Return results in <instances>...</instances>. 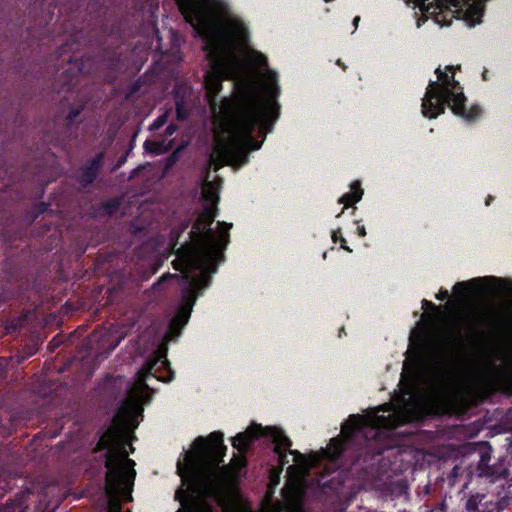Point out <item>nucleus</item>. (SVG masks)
<instances>
[{"mask_svg": "<svg viewBox=\"0 0 512 512\" xmlns=\"http://www.w3.org/2000/svg\"><path fill=\"white\" fill-rule=\"evenodd\" d=\"M435 73L437 74L438 80L443 85L444 94H457L462 91V88L459 82L455 80L454 75L449 76L447 72H443L440 68H437Z\"/></svg>", "mask_w": 512, "mask_h": 512, "instance_id": "f8f14e48", "label": "nucleus"}, {"mask_svg": "<svg viewBox=\"0 0 512 512\" xmlns=\"http://www.w3.org/2000/svg\"><path fill=\"white\" fill-rule=\"evenodd\" d=\"M443 94V85L439 80L435 82H430L422 101V108L428 110L432 105V100L435 97Z\"/></svg>", "mask_w": 512, "mask_h": 512, "instance_id": "4468645a", "label": "nucleus"}, {"mask_svg": "<svg viewBox=\"0 0 512 512\" xmlns=\"http://www.w3.org/2000/svg\"><path fill=\"white\" fill-rule=\"evenodd\" d=\"M488 512H494V510H490V511H488Z\"/></svg>", "mask_w": 512, "mask_h": 512, "instance_id": "a18cd8bd", "label": "nucleus"}, {"mask_svg": "<svg viewBox=\"0 0 512 512\" xmlns=\"http://www.w3.org/2000/svg\"><path fill=\"white\" fill-rule=\"evenodd\" d=\"M359 21H360V17H359V16H356V17L354 18V20H353V25L355 26V28H357V27H358V23H359Z\"/></svg>", "mask_w": 512, "mask_h": 512, "instance_id": "ea45409f", "label": "nucleus"}, {"mask_svg": "<svg viewBox=\"0 0 512 512\" xmlns=\"http://www.w3.org/2000/svg\"><path fill=\"white\" fill-rule=\"evenodd\" d=\"M177 270L181 272L180 275L166 274L162 276L158 282L159 284L168 278H173L184 284L181 290L182 303L169 324L168 333L171 338H176L180 335L182 328L190 318L192 308L196 302L198 294L209 286L211 282V275L214 273L206 271V269L185 268Z\"/></svg>", "mask_w": 512, "mask_h": 512, "instance_id": "6e6552de", "label": "nucleus"}, {"mask_svg": "<svg viewBox=\"0 0 512 512\" xmlns=\"http://www.w3.org/2000/svg\"><path fill=\"white\" fill-rule=\"evenodd\" d=\"M175 131H176V126H175V125H173V124H170V125L166 128V134H167V135H172Z\"/></svg>", "mask_w": 512, "mask_h": 512, "instance_id": "f704fd0d", "label": "nucleus"}, {"mask_svg": "<svg viewBox=\"0 0 512 512\" xmlns=\"http://www.w3.org/2000/svg\"><path fill=\"white\" fill-rule=\"evenodd\" d=\"M270 473H271V475H270V484H272V485L278 484L279 477L277 478L274 467L271 468Z\"/></svg>", "mask_w": 512, "mask_h": 512, "instance_id": "7c9ffc66", "label": "nucleus"}, {"mask_svg": "<svg viewBox=\"0 0 512 512\" xmlns=\"http://www.w3.org/2000/svg\"><path fill=\"white\" fill-rule=\"evenodd\" d=\"M449 297V293L447 290H441L437 295L436 298L438 300H445Z\"/></svg>", "mask_w": 512, "mask_h": 512, "instance_id": "2f4dec72", "label": "nucleus"}, {"mask_svg": "<svg viewBox=\"0 0 512 512\" xmlns=\"http://www.w3.org/2000/svg\"><path fill=\"white\" fill-rule=\"evenodd\" d=\"M377 411H390V405L389 404L381 405L377 408Z\"/></svg>", "mask_w": 512, "mask_h": 512, "instance_id": "e433bc0d", "label": "nucleus"}, {"mask_svg": "<svg viewBox=\"0 0 512 512\" xmlns=\"http://www.w3.org/2000/svg\"><path fill=\"white\" fill-rule=\"evenodd\" d=\"M332 239H333V242H335V243L339 240V242H341V248L351 252V249L345 245L346 240L341 236L340 230L333 232Z\"/></svg>", "mask_w": 512, "mask_h": 512, "instance_id": "b1692460", "label": "nucleus"}, {"mask_svg": "<svg viewBox=\"0 0 512 512\" xmlns=\"http://www.w3.org/2000/svg\"><path fill=\"white\" fill-rule=\"evenodd\" d=\"M217 208L203 206L189 232V242L175 249L176 242L172 249L176 259L172 262L175 269H206L216 272L217 265L224 260V250L229 243V232L231 224L219 222L220 230L214 232L210 225L216 217Z\"/></svg>", "mask_w": 512, "mask_h": 512, "instance_id": "39448f33", "label": "nucleus"}, {"mask_svg": "<svg viewBox=\"0 0 512 512\" xmlns=\"http://www.w3.org/2000/svg\"><path fill=\"white\" fill-rule=\"evenodd\" d=\"M290 512H299V511L293 510V511H290Z\"/></svg>", "mask_w": 512, "mask_h": 512, "instance_id": "c03bdc74", "label": "nucleus"}, {"mask_svg": "<svg viewBox=\"0 0 512 512\" xmlns=\"http://www.w3.org/2000/svg\"><path fill=\"white\" fill-rule=\"evenodd\" d=\"M436 102L432 101L431 107L426 110L422 108L424 116L429 118H436L438 115L444 113L446 105L458 116L466 120H474L481 114V108L478 105H473L470 109H466V97L462 91L457 94H443L435 97Z\"/></svg>", "mask_w": 512, "mask_h": 512, "instance_id": "1a4fd4ad", "label": "nucleus"}, {"mask_svg": "<svg viewBox=\"0 0 512 512\" xmlns=\"http://www.w3.org/2000/svg\"><path fill=\"white\" fill-rule=\"evenodd\" d=\"M481 280L479 282H481L482 280H487V277H484V279L480 278Z\"/></svg>", "mask_w": 512, "mask_h": 512, "instance_id": "37998d69", "label": "nucleus"}, {"mask_svg": "<svg viewBox=\"0 0 512 512\" xmlns=\"http://www.w3.org/2000/svg\"><path fill=\"white\" fill-rule=\"evenodd\" d=\"M262 436L271 437L272 442L275 444L273 451L278 456V466L274 467L277 478L280 477L284 465L288 463L286 455L287 451L294 455L296 462H304L307 469L316 466L319 462V457L316 454L311 455L309 459H306L300 452L290 450L292 445L290 439L284 434L282 429L277 427L263 428L260 424L253 423L244 432L238 433L233 437L232 445L241 454H244L248 450L250 444L255 439Z\"/></svg>", "mask_w": 512, "mask_h": 512, "instance_id": "423d86ee", "label": "nucleus"}, {"mask_svg": "<svg viewBox=\"0 0 512 512\" xmlns=\"http://www.w3.org/2000/svg\"><path fill=\"white\" fill-rule=\"evenodd\" d=\"M121 205V198H113L102 204V208L106 214L112 215L114 214Z\"/></svg>", "mask_w": 512, "mask_h": 512, "instance_id": "aec40b11", "label": "nucleus"}, {"mask_svg": "<svg viewBox=\"0 0 512 512\" xmlns=\"http://www.w3.org/2000/svg\"><path fill=\"white\" fill-rule=\"evenodd\" d=\"M490 457L488 455H482L477 466V471L479 476H486L492 479L497 478H505L507 475V471L504 469L502 471H497L495 468L488 465Z\"/></svg>", "mask_w": 512, "mask_h": 512, "instance_id": "ddd939ff", "label": "nucleus"}, {"mask_svg": "<svg viewBox=\"0 0 512 512\" xmlns=\"http://www.w3.org/2000/svg\"><path fill=\"white\" fill-rule=\"evenodd\" d=\"M190 108H191V106H190L189 102L185 99V97L182 96L180 98L179 95L177 94V96H176V116H177V119L180 120V121L185 120L188 117Z\"/></svg>", "mask_w": 512, "mask_h": 512, "instance_id": "6ab92c4d", "label": "nucleus"}, {"mask_svg": "<svg viewBox=\"0 0 512 512\" xmlns=\"http://www.w3.org/2000/svg\"><path fill=\"white\" fill-rule=\"evenodd\" d=\"M85 107L84 103L78 104L77 106H73L70 108L69 112L65 116V125L67 128H71L73 126H78L82 123L83 118L81 117V113Z\"/></svg>", "mask_w": 512, "mask_h": 512, "instance_id": "f3484780", "label": "nucleus"}, {"mask_svg": "<svg viewBox=\"0 0 512 512\" xmlns=\"http://www.w3.org/2000/svg\"><path fill=\"white\" fill-rule=\"evenodd\" d=\"M510 505V498L508 496H504L496 503V509H493L495 512H500L507 508Z\"/></svg>", "mask_w": 512, "mask_h": 512, "instance_id": "5701e85b", "label": "nucleus"}, {"mask_svg": "<svg viewBox=\"0 0 512 512\" xmlns=\"http://www.w3.org/2000/svg\"><path fill=\"white\" fill-rule=\"evenodd\" d=\"M158 143L153 141H146L145 142V148L151 152H157L158 151Z\"/></svg>", "mask_w": 512, "mask_h": 512, "instance_id": "cd10ccee", "label": "nucleus"}, {"mask_svg": "<svg viewBox=\"0 0 512 512\" xmlns=\"http://www.w3.org/2000/svg\"><path fill=\"white\" fill-rule=\"evenodd\" d=\"M185 20L205 41L210 70L205 73V98L215 111L214 96L221 91L224 77L235 78L243 72L244 59L238 52L247 42L242 23L228 16L219 0H175Z\"/></svg>", "mask_w": 512, "mask_h": 512, "instance_id": "f03ea898", "label": "nucleus"}, {"mask_svg": "<svg viewBox=\"0 0 512 512\" xmlns=\"http://www.w3.org/2000/svg\"><path fill=\"white\" fill-rule=\"evenodd\" d=\"M245 465H246V459L243 456H236V455H234V457L230 463V466L234 470H240Z\"/></svg>", "mask_w": 512, "mask_h": 512, "instance_id": "412c9836", "label": "nucleus"}, {"mask_svg": "<svg viewBox=\"0 0 512 512\" xmlns=\"http://www.w3.org/2000/svg\"><path fill=\"white\" fill-rule=\"evenodd\" d=\"M457 470H458V467H454L453 470H452V474L453 476H456L457 475Z\"/></svg>", "mask_w": 512, "mask_h": 512, "instance_id": "a19ab883", "label": "nucleus"}, {"mask_svg": "<svg viewBox=\"0 0 512 512\" xmlns=\"http://www.w3.org/2000/svg\"><path fill=\"white\" fill-rule=\"evenodd\" d=\"M102 161L103 154L99 153L87 164L85 168H83L78 179V182L82 187H87L94 182L102 166Z\"/></svg>", "mask_w": 512, "mask_h": 512, "instance_id": "9b49d317", "label": "nucleus"}, {"mask_svg": "<svg viewBox=\"0 0 512 512\" xmlns=\"http://www.w3.org/2000/svg\"><path fill=\"white\" fill-rule=\"evenodd\" d=\"M110 65L113 67V69L116 71V70H119L121 68V66H123V64L120 65V60L117 59V61L114 62V60L111 61Z\"/></svg>", "mask_w": 512, "mask_h": 512, "instance_id": "72a5a7b5", "label": "nucleus"}, {"mask_svg": "<svg viewBox=\"0 0 512 512\" xmlns=\"http://www.w3.org/2000/svg\"><path fill=\"white\" fill-rule=\"evenodd\" d=\"M188 226H189V222H185L181 225L179 230L173 229L171 232V241H174L175 238L177 240L180 233L183 232L184 230H186L188 228Z\"/></svg>", "mask_w": 512, "mask_h": 512, "instance_id": "a878e982", "label": "nucleus"}, {"mask_svg": "<svg viewBox=\"0 0 512 512\" xmlns=\"http://www.w3.org/2000/svg\"><path fill=\"white\" fill-rule=\"evenodd\" d=\"M108 487H109V490H108L109 493L113 495L111 498V501H110L111 502L110 503L111 512H117L120 508V505H119L117 499L115 498V490H114L115 488L113 487V484H111V481L109 482Z\"/></svg>", "mask_w": 512, "mask_h": 512, "instance_id": "4be33fe9", "label": "nucleus"}, {"mask_svg": "<svg viewBox=\"0 0 512 512\" xmlns=\"http://www.w3.org/2000/svg\"><path fill=\"white\" fill-rule=\"evenodd\" d=\"M358 234L362 237H364L366 235V230L365 228L362 226V227H358Z\"/></svg>", "mask_w": 512, "mask_h": 512, "instance_id": "4c0bfd02", "label": "nucleus"}, {"mask_svg": "<svg viewBox=\"0 0 512 512\" xmlns=\"http://www.w3.org/2000/svg\"><path fill=\"white\" fill-rule=\"evenodd\" d=\"M202 197L204 201L203 206L217 208L219 197L211 182L205 181L202 188Z\"/></svg>", "mask_w": 512, "mask_h": 512, "instance_id": "2eb2a0df", "label": "nucleus"}, {"mask_svg": "<svg viewBox=\"0 0 512 512\" xmlns=\"http://www.w3.org/2000/svg\"><path fill=\"white\" fill-rule=\"evenodd\" d=\"M139 90V84L138 82L132 84L130 87H129V91L127 93V96L126 98L129 99L133 94H135L137 91Z\"/></svg>", "mask_w": 512, "mask_h": 512, "instance_id": "c85d7f7f", "label": "nucleus"}, {"mask_svg": "<svg viewBox=\"0 0 512 512\" xmlns=\"http://www.w3.org/2000/svg\"><path fill=\"white\" fill-rule=\"evenodd\" d=\"M160 364H161V366H165V365H167V361L166 360L161 361Z\"/></svg>", "mask_w": 512, "mask_h": 512, "instance_id": "79ce46f5", "label": "nucleus"}, {"mask_svg": "<svg viewBox=\"0 0 512 512\" xmlns=\"http://www.w3.org/2000/svg\"><path fill=\"white\" fill-rule=\"evenodd\" d=\"M457 69H460V66H457V67H454V66H447V67H446V72H451V73H452V75H454V74H455V71H456Z\"/></svg>", "mask_w": 512, "mask_h": 512, "instance_id": "c9c22d12", "label": "nucleus"}, {"mask_svg": "<svg viewBox=\"0 0 512 512\" xmlns=\"http://www.w3.org/2000/svg\"><path fill=\"white\" fill-rule=\"evenodd\" d=\"M167 119H168V115L167 113H164L162 114L161 116H159L156 121L152 124V129H159L160 127H162L166 122H167Z\"/></svg>", "mask_w": 512, "mask_h": 512, "instance_id": "393cba45", "label": "nucleus"}, {"mask_svg": "<svg viewBox=\"0 0 512 512\" xmlns=\"http://www.w3.org/2000/svg\"><path fill=\"white\" fill-rule=\"evenodd\" d=\"M256 64L259 66H267V59L263 54H257Z\"/></svg>", "mask_w": 512, "mask_h": 512, "instance_id": "c756f323", "label": "nucleus"}, {"mask_svg": "<svg viewBox=\"0 0 512 512\" xmlns=\"http://www.w3.org/2000/svg\"><path fill=\"white\" fill-rule=\"evenodd\" d=\"M362 195L363 190L360 181H354L351 184V192L344 194L339 202L345 204V206H350L358 202L362 198Z\"/></svg>", "mask_w": 512, "mask_h": 512, "instance_id": "dca6fc26", "label": "nucleus"}, {"mask_svg": "<svg viewBox=\"0 0 512 512\" xmlns=\"http://www.w3.org/2000/svg\"><path fill=\"white\" fill-rule=\"evenodd\" d=\"M225 451L223 434L215 431L207 437L196 438L193 450L185 453L184 464L178 462L177 472L183 483L187 484V491L178 489L176 499L185 512H213L207 499L221 500L220 463L223 462Z\"/></svg>", "mask_w": 512, "mask_h": 512, "instance_id": "20e7f679", "label": "nucleus"}, {"mask_svg": "<svg viewBox=\"0 0 512 512\" xmlns=\"http://www.w3.org/2000/svg\"><path fill=\"white\" fill-rule=\"evenodd\" d=\"M398 425L396 415H372L368 417L350 415L348 420L341 426V435L330 440L327 448L322 450L324 457L329 460H336L347 449L354 437L359 435L371 438L377 435V429H394Z\"/></svg>", "mask_w": 512, "mask_h": 512, "instance_id": "0eeeda50", "label": "nucleus"}, {"mask_svg": "<svg viewBox=\"0 0 512 512\" xmlns=\"http://www.w3.org/2000/svg\"><path fill=\"white\" fill-rule=\"evenodd\" d=\"M245 71L244 62L241 75L231 78L237 81L234 85H242L238 95L235 98L225 97L221 105H216L215 111L210 108L221 130L215 134L213 152L209 156V164L214 171H218L224 164L236 167L245 164L248 152L261 147V142L252 138L255 128L258 127L259 133L265 137L279 116L276 74L272 71L268 73L267 93L263 94L245 79ZM217 95L218 93L214 96V101Z\"/></svg>", "mask_w": 512, "mask_h": 512, "instance_id": "f257e3e1", "label": "nucleus"}, {"mask_svg": "<svg viewBox=\"0 0 512 512\" xmlns=\"http://www.w3.org/2000/svg\"><path fill=\"white\" fill-rule=\"evenodd\" d=\"M422 305H423V308L432 309V310L436 311L440 315L443 314L442 311H441V308L439 306H436L435 304H433L432 302H430L428 300H423Z\"/></svg>", "mask_w": 512, "mask_h": 512, "instance_id": "bb28decb", "label": "nucleus"}, {"mask_svg": "<svg viewBox=\"0 0 512 512\" xmlns=\"http://www.w3.org/2000/svg\"><path fill=\"white\" fill-rule=\"evenodd\" d=\"M66 61L67 68L64 69L59 76L54 88L55 89H70L77 82L78 76L82 71L81 65L78 60H73L69 57Z\"/></svg>", "mask_w": 512, "mask_h": 512, "instance_id": "9d476101", "label": "nucleus"}, {"mask_svg": "<svg viewBox=\"0 0 512 512\" xmlns=\"http://www.w3.org/2000/svg\"><path fill=\"white\" fill-rule=\"evenodd\" d=\"M481 279H472L468 282H457L453 288L454 292L462 297L463 300H467L471 297V288H475V286L479 283Z\"/></svg>", "mask_w": 512, "mask_h": 512, "instance_id": "a211bd4d", "label": "nucleus"}, {"mask_svg": "<svg viewBox=\"0 0 512 512\" xmlns=\"http://www.w3.org/2000/svg\"><path fill=\"white\" fill-rule=\"evenodd\" d=\"M508 318L492 304L474 305L465 309L444 333L440 344L423 347L427 365L425 383L436 393L444 392L451 384L454 370L466 355L469 344H482L502 334Z\"/></svg>", "mask_w": 512, "mask_h": 512, "instance_id": "7ed1b4c3", "label": "nucleus"}, {"mask_svg": "<svg viewBox=\"0 0 512 512\" xmlns=\"http://www.w3.org/2000/svg\"><path fill=\"white\" fill-rule=\"evenodd\" d=\"M70 51V46L68 44H64L59 48V57L68 53Z\"/></svg>", "mask_w": 512, "mask_h": 512, "instance_id": "473e14b6", "label": "nucleus"}, {"mask_svg": "<svg viewBox=\"0 0 512 512\" xmlns=\"http://www.w3.org/2000/svg\"><path fill=\"white\" fill-rule=\"evenodd\" d=\"M336 64L340 66L343 70H346L345 64L340 59L336 61Z\"/></svg>", "mask_w": 512, "mask_h": 512, "instance_id": "58836bf2", "label": "nucleus"}]
</instances>
